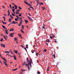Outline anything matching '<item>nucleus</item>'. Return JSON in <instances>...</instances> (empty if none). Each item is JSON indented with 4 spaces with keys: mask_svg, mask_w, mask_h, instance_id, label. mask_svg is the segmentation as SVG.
Listing matches in <instances>:
<instances>
[{
    "mask_svg": "<svg viewBox=\"0 0 74 74\" xmlns=\"http://www.w3.org/2000/svg\"><path fill=\"white\" fill-rule=\"evenodd\" d=\"M50 35V38L51 39H52L53 38V37L54 36V35L53 34H51Z\"/></svg>",
    "mask_w": 74,
    "mask_h": 74,
    "instance_id": "f257e3e1",
    "label": "nucleus"
},
{
    "mask_svg": "<svg viewBox=\"0 0 74 74\" xmlns=\"http://www.w3.org/2000/svg\"><path fill=\"white\" fill-rule=\"evenodd\" d=\"M14 34V33H11L9 35V36H11V37H13V35Z\"/></svg>",
    "mask_w": 74,
    "mask_h": 74,
    "instance_id": "f03ea898",
    "label": "nucleus"
},
{
    "mask_svg": "<svg viewBox=\"0 0 74 74\" xmlns=\"http://www.w3.org/2000/svg\"><path fill=\"white\" fill-rule=\"evenodd\" d=\"M1 45L2 47L5 48V46L4 45L2 44V43L0 44Z\"/></svg>",
    "mask_w": 74,
    "mask_h": 74,
    "instance_id": "7ed1b4c3",
    "label": "nucleus"
},
{
    "mask_svg": "<svg viewBox=\"0 0 74 74\" xmlns=\"http://www.w3.org/2000/svg\"><path fill=\"white\" fill-rule=\"evenodd\" d=\"M25 21V23L27 24V23H28L29 21H27V20L25 19L24 20Z\"/></svg>",
    "mask_w": 74,
    "mask_h": 74,
    "instance_id": "20e7f679",
    "label": "nucleus"
},
{
    "mask_svg": "<svg viewBox=\"0 0 74 74\" xmlns=\"http://www.w3.org/2000/svg\"><path fill=\"white\" fill-rule=\"evenodd\" d=\"M4 64L6 65V66L7 67L8 66V65L7 64V63L5 61L4 62Z\"/></svg>",
    "mask_w": 74,
    "mask_h": 74,
    "instance_id": "39448f33",
    "label": "nucleus"
},
{
    "mask_svg": "<svg viewBox=\"0 0 74 74\" xmlns=\"http://www.w3.org/2000/svg\"><path fill=\"white\" fill-rule=\"evenodd\" d=\"M27 63H28V64H29V58H27Z\"/></svg>",
    "mask_w": 74,
    "mask_h": 74,
    "instance_id": "423d86ee",
    "label": "nucleus"
},
{
    "mask_svg": "<svg viewBox=\"0 0 74 74\" xmlns=\"http://www.w3.org/2000/svg\"><path fill=\"white\" fill-rule=\"evenodd\" d=\"M20 32H21L22 33H23V34H24L25 33L23 31V29H21V30L20 31Z\"/></svg>",
    "mask_w": 74,
    "mask_h": 74,
    "instance_id": "0eeeda50",
    "label": "nucleus"
},
{
    "mask_svg": "<svg viewBox=\"0 0 74 74\" xmlns=\"http://www.w3.org/2000/svg\"><path fill=\"white\" fill-rule=\"evenodd\" d=\"M26 63V61H24V63H23V66H25Z\"/></svg>",
    "mask_w": 74,
    "mask_h": 74,
    "instance_id": "6e6552de",
    "label": "nucleus"
},
{
    "mask_svg": "<svg viewBox=\"0 0 74 74\" xmlns=\"http://www.w3.org/2000/svg\"><path fill=\"white\" fill-rule=\"evenodd\" d=\"M28 69H29V70L30 69V67L29 66V64H28Z\"/></svg>",
    "mask_w": 74,
    "mask_h": 74,
    "instance_id": "1a4fd4ad",
    "label": "nucleus"
},
{
    "mask_svg": "<svg viewBox=\"0 0 74 74\" xmlns=\"http://www.w3.org/2000/svg\"><path fill=\"white\" fill-rule=\"evenodd\" d=\"M12 11H13V13L14 14H15V9H12Z\"/></svg>",
    "mask_w": 74,
    "mask_h": 74,
    "instance_id": "9d476101",
    "label": "nucleus"
},
{
    "mask_svg": "<svg viewBox=\"0 0 74 74\" xmlns=\"http://www.w3.org/2000/svg\"><path fill=\"white\" fill-rule=\"evenodd\" d=\"M2 26L3 27V28H4L5 29H6V27H5V26H4V25H2Z\"/></svg>",
    "mask_w": 74,
    "mask_h": 74,
    "instance_id": "9b49d317",
    "label": "nucleus"
},
{
    "mask_svg": "<svg viewBox=\"0 0 74 74\" xmlns=\"http://www.w3.org/2000/svg\"><path fill=\"white\" fill-rule=\"evenodd\" d=\"M14 59L15 60H16V58L15 56H14Z\"/></svg>",
    "mask_w": 74,
    "mask_h": 74,
    "instance_id": "f8f14e48",
    "label": "nucleus"
},
{
    "mask_svg": "<svg viewBox=\"0 0 74 74\" xmlns=\"http://www.w3.org/2000/svg\"><path fill=\"white\" fill-rule=\"evenodd\" d=\"M24 3H25L26 5H27L28 4V3L27 2H26L25 1H24Z\"/></svg>",
    "mask_w": 74,
    "mask_h": 74,
    "instance_id": "ddd939ff",
    "label": "nucleus"
},
{
    "mask_svg": "<svg viewBox=\"0 0 74 74\" xmlns=\"http://www.w3.org/2000/svg\"><path fill=\"white\" fill-rule=\"evenodd\" d=\"M15 21H13V22H12V24H15Z\"/></svg>",
    "mask_w": 74,
    "mask_h": 74,
    "instance_id": "4468645a",
    "label": "nucleus"
},
{
    "mask_svg": "<svg viewBox=\"0 0 74 74\" xmlns=\"http://www.w3.org/2000/svg\"><path fill=\"white\" fill-rule=\"evenodd\" d=\"M21 70L22 71H26V70L25 69H21Z\"/></svg>",
    "mask_w": 74,
    "mask_h": 74,
    "instance_id": "2eb2a0df",
    "label": "nucleus"
},
{
    "mask_svg": "<svg viewBox=\"0 0 74 74\" xmlns=\"http://www.w3.org/2000/svg\"><path fill=\"white\" fill-rule=\"evenodd\" d=\"M0 57H1V58H2L3 60H4L5 59V58H3L2 57V56H1V55L0 54Z\"/></svg>",
    "mask_w": 74,
    "mask_h": 74,
    "instance_id": "dca6fc26",
    "label": "nucleus"
},
{
    "mask_svg": "<svg viewBox=\"0 0 74 74\" xmlns=\"http://www.w3.org/2000/svg\"><path fill=\"white\" fill-rule=\"evenodd\" d=\"M5 53H9L10 52L8 51H5Z\"/></svg>",
    "mask_w": 74,
    "mask_h": 74,
    "instance_id": "f3484780",
    "label": "nucleus"
},
{
    "mask_svg": "<svg viewBox=\"0 0 74 74\" xmlns=\"http://www.w3.org/2000/svg\"><path fill=\"white\" fill-rule=\"evenodd\" d=\"M7 29H6L5 31H6V33L7 34H8V30H7Z\"/></svg>",
    "mask_w": 74,
    "mask_h": 74,
    "instance_id": "a211bd4d",
    "label": "nucleus"
},
{
    "mask_svg": "<svg viewBox=\"0 0 74 74\" xmlns=\"http://www.w3.org/2000/svg\"><path fill=\"white\" fill-rule=\"evenodd\" d=\"M12 20V19L11 18H10L9 20V22H11Z\"/></svg>",
    "mask_w": 74,
    "mask_h": 74,
    "instance_id": "6ab92c4d",
    "label": "nucleus"
},
{
    "mask_svg": "<svg viewBox=\"0 0 74 74\" xmlns=\"http://www.w3.org/2000/svg\"><path fill=\"white\" fill-rule=\"evenodd\" d=\"M14 29H10V32H11V31L13 32V31H14Z\"/></svg>",
    "mask_w": 74,
    "mask_h": 74,
    "instance_id": "aec40b11",
    "label": "nucleus"
},
{
    "mask_svg": "<svg viewBox=\"0 0 74 74\" xmlns=\"http://www.w3.org/2000/svg\"><path fill=\"white\" fill-rule=\"evenodd\" d=\"M29 65H32V62H31V61L30 60H29Z\"/></svg>",
    "mask_w": 74,
    "mask_h": 74,
    "instance_id": "412c9836",
    "label": "nucleus"
},
{
    "mask_svg": "<svg viewBox=\"0 0 74 74\" xmlns=\"http://www.w3.org/2000/svg\"><path fill=\"white\" fill-rule=\"evenodd\" d=\"M46 41L47 42H50V40L49 39H47L46 40Z\"/></svg>",
    "mask_w": 74,
    "mask_h": 74,
    "instance_id": "4be33fe9",
    "label": "nucleus"
},
{
    "mask_svg": "<svg viewBox=\"0 0 74 74\" xmlns=\"http://www.w3.org/2000/svg\"><path fill=\"white\" fill-rule=\"evenodd\" d=\"M21 10L19 9H18V10H16V12H19Z\"/></svg>",
    "mask_w": 74,
    "mask_h": 74,
    "instance_id": "5701e85b",
    "label": "nucleus"
},
{
    "mask_svg": "<svg viewBox=\"0 0 74 74\" xmlns=\"http://www.w3.org/2000/svg\"><path fill=\"white\" fill-rule=\"evenodd\" d=\"M18 35L20 37H21V36H22L21 35V34H18Z\"/></svg>",
    "mask_w": 74,
    "mask_h": 74,
    "instance_id": "b1692460",
    "label": "nucleus"
},
{
    "mask_svg": "<svg viewBox=\"0 0 74 74\" xmlns=\"http://www.w3.org/2000/svg\"><path fill=\"white\" fill-rule=\"evenodd\" d=\"M14 52H15L16 53H18V51H17L14 50Z\"/></svg>",
    "mask_w": 74,
    "mask_h": 74,
    "instance_id": "393cba45",
    "label": "nucleus"
},
{
    "mask_svg": "<svg viewBox=\"0 0 74 74\" xmlns=\"http://www.w3.org/2000/svg\"><path fill=\"white\" fill-rule=\"evenodd\" d=\"M18 69L16 68V69H12V70L14 71H16V70H17Z\"/></svg>",
    "mask_w": 74,
    "mask_h": 74,
    "instance_id": "a878e982",
    "label": "nucleus"
},
{
    "mask_svg": "<svg viewBox=\"0 0 74 74\" xmlns=\"http://www.w3.org/2000/svg\"><path fill=\"white\" fill-rule=\"evenodd\" d=\"M35 52V50H32V53H34V52Z\"/></svg>",
    "mask_w": 74,
    "mask_h": 74,
    "instance_id": "bb28decb",
    "label": "nucleus"
},
{
    "mask_svg": "<svg viewBox=\"0 0 74 74\" xmlns=\"http://www.w3.org/2000/svg\"><path fill=\"white\" fill-rule=\"evenodd\" d=\"M15 21H18V18H15Z\"/></svg>",
    "mask_w": 74,
    "mask_h": 74,
    "instance_id": "cd10ccee",
    "label": "nucleus"
},
{
    "mask_svg": "<svg viewBox=\"0 0 74 74\" xmlns=\"http://www.w3.org/2000/svg\"><path fill=\"white\" fill-rule=\"evenodd\" d=\"M42 8L43 10H45V7H42Z\"/></svg>",
    "mask_w": 74,
    "mask_h": 74,
    "instance_id": "c85d7f7f",
    "label": "nucleus"
},
{
    "mask_svg": "<svg viewBox=\"0 0 74 74\" xmlns=\"http://www.w3.org/2000/svg\"><path fill=\"white\" fill-rule=\"evenodd\" d=\"M29 20L32 22L33 21V19L32 18H31Z\"/></svg>",
    "mask_w": 74,
    "mask_h": 74,
    "instance_id": "c756f323",
    "label": "nucleus"
},
{
    "mask_svg": "<svg viewBox=\"0 0 74 74\" xmlns=\"http://www.w3.org/2000/svg\"><path fill=\"white\" fill-rule=\"evenodd\" d=\"M29 20L32 22L33 21V19L32 18H31Z\"/></svg>",
    "mask_w": 74,
    "mask_h": 74,
    "instance_id": "7c9ffc66",
    "label": "nucleus"
},
{
    "mask_svg": "<svg viewBox=\"0 0 74 74\" xmlns=\"http://www.w3.org/2000/svg\"><path fill=\"white\" fill-rule=\"evenodd\" d=\"M29 20L32 22L33 21V19L32 18H31Z\"/></svg>",
    "mask_w": 74,
    "mask_h": 74,
    "instance_id": "2f4dec72",
    "label": "nucleus"
},
{
    "mask_svg": "<svg viewBox=\"0 0 74 74\" xmlns=\"http://www.w3.org/2000/svg\"><path fill=\"white\" fill-rule=\"evenodd\" d=\"M14 7H15V8H18L17 6L16 5H14Z\"/></svg>",
    "mask_w": 74,
    "mask_h": 74,
    "instance_id": "473e14b6",
    "label": "nucleus"
},
{
    "mask_svg": "<svg viewBox=\"0 0 74 74\" xmlns=\"http://www.w3.org/2000/svg\"><path fill=\"white\" fill-rule=\"evenodd\" d=\"M40 5H43L44 4L42 3H40Z\"/></svg>",
    "mask_w": 74,
    "mask_h": 74,
    "instance_id": "72a5a7b5",
    "label": "nucleus"
},
{
    "mask_svg": "<svg viewBox=\"0 0 74 74\" xmlns=\"http://www.w3.org/2000/svg\"><path fill=\"white\" fill-rule=\"evenodd\" d=\"M10 17H11V18H13V17L11 14H10Z\"/></svg>",
    "mask_w": 74,
    "mask_h": 74,
    "instance_id": "f704fd0d",
    "label": "nucleus"
},
{
    "mask_svg": "<svg viewBox=\"0 0 74 74\" xmlns=\"http://www.w3.org/2000/svg\"><path fill=\"white\" fill-rule=\"evenodd\" d=\"M27 17L29 20H30L31 18V17H30L29 16H27Z\"/></svg>",
    "mask_w": 74,
    "mask_h": 74,
    "instance_id": "c9c22d12",
    "label": "nucleus"
},
{
    "mask_svg": "<svg viewBox=\"0 0 74 74\" xmlns=\"http://www.w3.org/2000/svg\"><path fill=\"white\" fill-rule=\"evenodd\" d=\"M20 46L21 47H22V48H25V47L23 46V45H21Z\"/></svg>",
    "mask_w": 74,
    "mask_h": 74,
    "instance_id": "e433bc0d",
    "label": "nucleus"
},
{
    "mask_svg": "<svg viewBox=\"0 0 74 74\" xmlns=\"http://www.w3.org/2000/svg\"><path fill=\"white\" fill-rule=\"evenodd\" d=\"M21 23H22L23 22V21L22 20H21V21H20V22Z\"/></svg>",
    "mask_w": 74,
    "mask_h": 74,
    "instance_id": "4c0bfd02",
    "label": "nucleus"
},
{
    "mask_svg": "<svg viewBox=\"0 0 74 74\" xmlns=\"http://www.w3.org/2000/svg\"><path fill=\"white\" fill-rule=\"evenodd\" d=\"M49 67H48V68H47V71H48L49 69Z\"/></svg>",
    "mask_w": 74,
    "mask_h": 74,
    "instance_id": "58836bf2",
    "label": "nucleus"
},
{
    "mask_svg": "<svg viewBox=\"0 0 74 74\" xmlns=\"http://www.w3.org/2000/svg\"><path fill=\"white\" fill-rule=\"evenodd\" d=\"M21 14H22V13H21L20 14H19V16H21Z\"/></svg>",
    "mask_w": 74,
    "mask_h": 74,
    "instance_id": "ea45409f",
    "label": "nucleus"
},
{
    "mask_svg": "<svg viewBox=\"0 0 74 74\" xmlns=\"http://www.w3.org/2000/svg\"><path fill=\"white\" fill-rule=\"evenodd\" d=\"M28 10L29 11H31V9L30 8H28Z\"/></svg>",
    "mask_w": 74,
    "mask_h": 74,
    "instance_id": "a19ab883",
    "label": "nucleus"
},
{
    "mask_svg": "<svg viewBox=\"0 0 74 74\" xmlns=\"http://www.w3.org/2000/svg\"><path fill=\"white\" fill-rule=\"evenodd\" d=\"M36 1L37 3H39V0H36Z\"/></svg>",
    "mask_w": 74,
    "mask_h": 74,
    "instance_id": "79ce46f5",
    "label": "nucleus"
},
{
    "mask_svg": "<svg viewBox=\"0 0 74 74\" xmlns=\"http://www.w3.org/2000/svg\"><path fill=\"white\" fill-rule=\"evenodd\" d=\"M16 14H19L20 13L18 12H16Z\"/></svg>",
    "mask_w": 74,
    "mask_h": 74,
    "instance_id": "37998d69",
    "label": "nucleus"
},
{
    "mask_svg": "<svg viewBox=\"0 0 74 74\" xmlns=\"http://www.w3.org/2000/svg\"><path fill=\"white\" fill-rule=\"evenodd\" d=\"M3 23L4 24H7L6 23V22H3Z\"/></svg>",
    "mask_w": 74,
    "mask_h": 74,
    "instance_id": "c03bdc74",
    "label": "nucleus"
},
{
    "mask_svg": "<svg viewBox=\"0 0 74 74\" xmlns=\"http://www.w3.org/2000/svg\"><path fill=\"white\" fill-rule=\"evenodd\" d=\"M23 49H24L25 50H26V51H27V49L26 47H24V48Z\"/></svg>",
    "mask_w": 74,
    "mask_h": 74,
    "instance_id": "a18cd8bd",
    "label": "nucleus"
},
{
    "mask_svg": "<svg viewBox=\"0 0 74 74\" xmlns=\"http://www.w3.org/2000/svg\"><path fill=\"white\" fill-rule=\"evenodd\" d=\"M17 38H14V40L16 41L17 40Z\"/></svg>",
    "mask_w": 74,
    "mask_h": 74,
    "instance_id": "49530a36",
    "label": "nucleus"
},
{
    "mask_svg": "<svg viewBox=\"0 0 74 74\" xmlns=\"http://www.w3.org/2000/svg\"><path fill=\"white\" fill-rule=\"evenodd\" d=\"M43 26L42 27H43V28L45 29V26L44 25V24H43Z\"/></svg>",
    "mask_w": 74,
    "mask_h": 74,
    "instance_id": "de8ad7c7",
    "label": "nucleus"
},
{
    "mask_svg": "<svg viewBox=\"0 0 74 74\" xmlns=\"http://www.w3.org/2000/svg\"><path fill=\"white\" fill-rule=\"evenodd\" d=\"M28 15H29V16H31V15L30 14V13H28Z\"/></svg>",
    "mask_w": 74,
    "mask_h": 74,
    "instance_id": "09e8293b",
    "label": "nucleus"
},
{
    "mask_svg": "<svg viewBox=\"0 0 74 74\" xmlns=\"http://www.w3.org/2000/svg\"><path fill=\"white\" fill-rule=\"evenodd\" d=\"M3 38H1V40H0V41H2V40L3 41Z\"/></svg>",
    "mask_w": 74,
    "mask_h": 74,
    "instance_id": "8fccbe9b",
    "label": "nucleus"
},
{
    "mask_svg": "<svg viewBox=\"0 0 74 74\" xmlns=\"http://www.w3.org/2000/svg\"><path fill=\"white\" fill-rule=\"evenodd\" d=\"M10 12H8V16H9V15H10Z\"/></svg>",
    "mask_w": 74,
    "mask_h": 74,
    "instance_id": "3c124183",
    "label": "nucleus"
},
{
    "mask_svg": "<svg viewBox=\"0 0 74 74\" xmlns=\"http://www.w3.org/2000/svg\"><path fill=\"white\" fill-rule=\"evenodd\" d=\"M4 37L5 39L6 40L7 39H6V37L5 36H4Z\"/></svg>",
    "mask_w": 74,
    "mask_h": 74,
    "instance_id": "603ef678",
    "label": "nucleus"
},
{
    "mask_svg": "<svg viewBox=\"0 0 74 74\" xmlns=\"http://www.w3.org/2000/svg\"><path fill=\"white\" fill-rule=\"evenodd\" d=\"M4 60L5 61V62H7V60H6V59H5Z\"/></svg>",
    "mask_w": 74,
    "mask_h": 74,
    "instance_id": "864d4df0",
    "label": "nucleus"
},
{
    "mask_svg": "<svg viewBox=\"0 0 74 74\" xmlns=\"http://www.w3.org/2000/svg\"><path fill=\"white\" fill-rule=\"evenodd\" d=\"M18 8L20 10H22V8H21V7H18Z\"/></svg>",
    "mask_w": 74,
    "mask_h": 74,
    "instance_id": "5fc2aeb1",
    "label": "nucleus"
},
{
    "mask_svg": "<svg viewBox=\"0 0 74 74\" xmlns=\"http://www.w3.org/2000/svg\"><path fill=\"white\" fill-rule=\"evenodd\" d=\"M37 73L38 74H40V72H38V71L37 72Z\"/></svg>",
    "mask_w": 74,
    "mask_h": 74,
    "instance_id": "6e6d98bb",
    "label": "nucleus"
},
{
    "mask_svg": "<svg viewBox=\"0 0 74 74\" xmlns=\"http://www.w3.org/2000/svg\"><path fill=\"white\" fill-rule=\"evenodd\" d=\"M38 53H36V56L37 57L38 56Z\"/></svg>",
    "mask_w": 74,
    "mask_h": 74,
    "instance_id": "4d7b16f0",
    "label": "nucleus"
},
{
    "mask_svg": "<svg viewBox=\"0 0 74 74\" xmlns=\"http://www.w3.org/2000/svg\"><path fill=\"white\" fill-rule=\"evenodd\" d=\"M53 56L54 58H55V56L54 55V54H53Z\"/></svg>",
    "mask_w": 74,
    "mask_h": 74,
    "instance_id": "13d9d810",
    "label": "nucleus"
},
{
    "mask_svg": "<svg viewBox=\"0 0 74 74\" xmlns=\"http://www.w3.org/2000/svg\"><path fill=\"white\" fill-rule=\"evenodd\" d=\"M12 16H15V15L13 13H12Z\"/></svg>",
    "mask_w": 74,
    "mask_h": 74,
    "instance_id": "bf43d9fd",
    "label": "nucleus"
},
{
    "mask_svg": "<svg viewBox=\"0 0 74 74\" xmlns=\"http://www.w3.org/2000/svg\"><path fill=\"white\" fill-rule=\"evenodd\" d=\"M30 8H31L34 9V8L32 6L30 7Z\"/></svg>",
    "mask_w": 74,
    "mask_h": 74,
    "instance_id": "052dcab7",
    "label": "nucleus"
},
{
    "mask_svg": "<svg viewBox=\"0 0 74 74\" xmlns=\"http://www.w3.org/2000/svg\"><path fill=\"white\" fill-rule=\"evenodd\" d=\"M18 22H16V21H15V24H18Z\"/></svg>",
    "mask_w": 74,
    "mask_h": 74,
    "instance_id": "680f3d73",
    "label": "nucleus"
},
{
    "mask_svg": "<svg viewBox=\"0 0 74 74\" xmlns=\"http://www.w3.org/2000/svg\"><path fill=\"white\" fill-rule=\"evenodd\" d=\"M3 9H4L5 8V7H4V6H3Z\"/></svg>",
    "mask_w": 74,
    "mask_h": 74,
    "instance_id": "e2e57ef3",
    "label": "nucleus"
},
{
    "mask_svg": "<svg viewBox=\"0 0 74 74\" xmlns=\"http://www.w3.org/2000/svg\"><path fill=\"white\" fill-rule=\"evenodd\" d=\"M22 19V17H20L19 18V19L20 20H21V19Z\"/></svg>",
    "mask_w": 74,
    "mask_h": 74,
    "instance_id": "0e129e2a",
    "label": "nucleus"
},
{
    "mask_svg": "<svg viewBox=\"0 0 74 74\" xmlns=\"http://www.w3.org/2000/svg\"><path fill=\"white\" fill-rule=\"evenodd\" d=\"M12 8H13V9H14V6H13V7H12Z\"/></svg>",
    "mask_w": 74,
    "mask_h": 74,
    "instance_id": "69168bd1",
    "label": "nucleus"
},
{
    "mask_svg": "<svg viewBox=\"0 0 74 74\" xmlns=\"http://www.w3.org/2000/svg\"><path fill=\"white\" fill-rule=\"evenodd\" d=\"M46 51H47V49H46L44 50V51L45 52H46Z\"/></svg>",
    "mask_w": 74,
    "mask_h": 74,
    "instance_id": "338daca9",
    "label": "nucleus"
},
{
    "mask_svg": "<svg viewBox=\"0 0 74 74\" xmlns=\"http://www.w3.org/2000/svg\"><path fill=\"white\" fill-rule=\"evenodd\" d=\"M10 52H11L12 51V50L10 49Z\"/></svg>",
    "mask_w": 74,
    "mask_h": 74,
    "instance_id": "774afa93",
    "label": "nucleus"
}]
</instances>
